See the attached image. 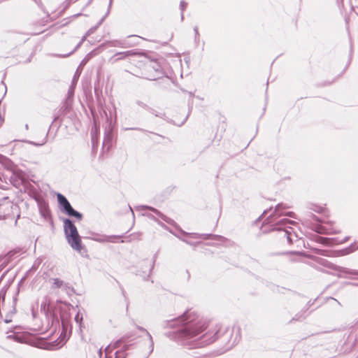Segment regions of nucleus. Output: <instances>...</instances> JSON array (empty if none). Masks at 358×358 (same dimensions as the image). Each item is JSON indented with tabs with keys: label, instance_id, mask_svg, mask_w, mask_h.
<instances>
[{
	"label": "nucleus",
	"instance_id": "1",
	"mask_svg": "<svg viewBox=\"0 0 358 358\" xmlns=\"http://www.w3.org/2000/svg\"><path fill=\"white\" fill-rule=\"evenodd\" d=\"M170 326H178L176 338L189 348H201L215 341L219 338L220 326L203 333L208 327L207 322L200 317L195 311L189 310L180 317L171 321Z\"/></svg>",
	"mask_w": 358,
	"mask_h": 358
},
{
	"label": "nucleus",
	"instance_id": "2",
	"mask_svg": "<svg viewBox=\"0 0 358 358\" xmlns=\"http://www.w3.org/2000/svg\"><path fill=\"white\" fill-rule=\"evenodd\" d=\"M64 229L66 238L71 247L77 251H80L82 249L81 240L77 228L68 218L64 220Z\"/></svg>",
	"mask_w": 358,
	"mask_h": 358
},
{
	"label": "nucleus",
	"instance_id": "3",
	"mask_svg": "<svg viewBox=\"0 0 358 358\" xmlns=\"http://www.w3.org/2000/svg\"><path fill=\"white\" fill-rule=\"evenodd\" d=\"M296 224V222L294 221L283 218L275 222V227L273 228V230L282 231L283 236L287 237L288 242L292 243L299 238L294 229L289 226L295 225Z\"/></svg>",
	"mask_w": 358,
	"mask_h": 358
},
{
	"label": "nucleus",
	"instance_id": "4",
	"mask_svg": "<svg viewBox=\"0 0 358 358\" xmlns=\"http://www.w3.org/2000/svg\"><path fill=\"white\" fill-rule=\"evenodd\" d=\"M285 204L278 203L273 211V213L266 220V222L267 224H273V226L275 227V222H277L276 219L282 215H286L290 217H295V214L293 212H287L285 213L283 210L285 209L288 208ZM279 220H278V222Z\"/></svg>",
	"mask_w": 358,
	"mask_h": 358
},
{
	"label": "nucleus",
	"instance_id": "5",
	"mask_svg": "<svg viewBox=\"0 0 358 358\" xmlns=\"http://www.w3.org/2000/svg\"><path fill=\"white\" fill-rule=\"evenodd\" d=\"M17 206L9 201L0 203V219L14 216V211H17Z\"/></svg>",
	"mask_w": 358,
	"mask_h": 358
},
{
	"label": "nucleus",
	"instance_id": "6",
	"mask_svg": "<svg viewBox=\"0 0 358 358\" xmlns=\"http://www.w3.org/2000/svg\"><path fill=\"white\" fill-rule=\"evenodd\" d=\"M71 308L74 309L73 307H71ZM70 310L71 306L66 304L64 305V307L60 308V319L64 329H66L69 325L71 317Z\"/></svg>",
	"mask_w": 358,
	"mask_h": 358
},
{
	"label": "nucleus",
	"instance_id": "7",
	"mask_svg": "<svg viewBox=\"0 0 358 358\" xmlns=\"http://www.w3.org/2000/svg\"><path fill=\"white\" fill-rule=\"evenodd\" d=\"M324 266H327V267H329L330 268L334 269L336 271H339L341 273H346V274H350V275H358V271L357 270H352V269H349V268H345V267L334 266L332 264L328 263V262L324 264Z\"/></svg>",
	"mask_w": 358,
	"mask_h": 358
},
{
	"label": "nucleus",
	"instance_id": "8",
	"mask_svg": "<svg viewBox=\"0 0 358 358\" xmlns=\"http://www.w3.org/2000/svg\"><path fill=\"white\" fill-rule=\"evenodd\" d=\"M50 281H52V285H51V289H62V290H67V289L69 288V285H68V283H66L65 282H64L62 280L59 279V278H52L50 279Z\"/></svg>",
	"mask_w": 358,
	"mask_h": 358
},
{
	"label": "nucleus",
	"instance_id": "9",
	"mask_svg": "<svg viewBox=\"0 0 358 358\" xmlns=\"http://www.w3.org/2000/svg\"><path fill=\"white\" fill-rule=\"evenodd\" d=\"M39 210L41 216L45 220H48L50 217V212L47 204L41 203Z\"/></svg>",
	"mask_w": 358,
	"mask_h": 358
},
{
	"label": "nucleus",
	"instance_id": "10",
	"mask_svg": "<svg viewBox=\"0 0 358 358\" xmlns=\"http://www.w3.org/2000/svg\"><path fill=\"white\" fill-rule=\"evenodd\" d=\"M141 208H146V209H149L150 210H152V212H154L156 215H159L163 220H164L165 222H166L167 223H171V220L170 218H168L166 215H163L161 212H159L157 209L156 208H154L152 207H150V206H141Z\"/></svg>",
	"mask_w": 358,
	"mask_h": 358
},
{
	"label": "nucleus",
	"instance_id": "11",
	"mask_svg": "<svg viewBox=\"0 0 358 358\" xmlns=\"http://www.w3.org/2000/svg\"><path fill=\"white\" fill-rule=\"evenodd\" d=\"M358 249V243L355 242L351 244L350 247L343 250L341 251L342 255H349Z\"/></svg>",
	"mask_w": 358,
	"mask_h": 358
},
{
	"label": "nucleus",
	"instance_id": "12",
	"mask_svg": "<svg viewBox=\"0 0 358 358\" xmlns=\"http://www.w3.org/2000/svg\"><path fill=\"white\" fill-rule=\"evenodd\" d=\"M140 330L141 331L144 332L148 336V337L149 338V340H150V354H151L153 352V350H154V341H153L152 337L151 334L145 329H144L143 327H141Z\"/></svg>",
	"mask_w": 358,
	"mask_h": 358
},
{
	"label": "nucleus",
	"instance_id": "13",
	"mask_svg": "<svg viewBox=\"0 0 358 358\" xmlns=\"http://www.w3.org/2000/svg\"><path fill=\"white\" fill-rule=\"evenodd\" d=\"M136 103V104H137L138 106H140V107H141V108H144V109H145V110H149L151 113L155 114L156 116H159L157 114H156V113H155V110H154V109H152V108H150V107H149V106H148L145 102H143V101L137 100Z\"/></svg>",
	"mask_w": 358,
	"mask_h": 358
},
{
	"label": "nucleus",
	"instance_id": "14",
	"mask_svg": "<svg viewBox=\"0 0 358 358\" xmlns=\"http://www.w3.org/2000/svg\"><path fill=\"white\" fill-rule=\"evenodd\" d=\"M57 197L58 203L62 207H64L67 203H69L66 198L59 193L57 194Z\"/></svg>",
	"mask_w": 358,
	"mask_h": 358
},
{
	"label": "nucleus",
	"instance_id": "15",
	"mask_svg": "<svg viewBox=\"0 0 358 358\" xmlns=\"http://www.w3.org/2000/svg\"><path fill=\"white\" fill-rule=\"evenodd\" d=\"M66 214L69 216L75 217H76L79 220H82V218H83V215L80 213H79V212L76 211V210H74L73 208H71L69 210V211L67 212Z\"/></svg>",
	"mask_w": 358,
	"mask_h": 358
},
{
	"label": "nucleus",
	"instance_id": "16",
	"mask_svg": "<svg viewBox=\"0 0 358 358\" xmlns=\"http://www.w3.org/2000/svg\"><path fill=\"white\" fill-rule=\"evenodd\" d=\"M134 53L132 51H127V52H118L115 55V56H118V58L117 59H122L127 56L131 55Z\"/></svg>",
	"mask_w": 358,
	"mask_h": 358
},
{
	"label": "nucleus",
	"instance_id": "17",
	"mask_svg": "<svg viewBox=\"0 0 358 358\" xmlns=\"http://www.w3.org/2000/svg\"><path fill=\"white\" fill-rule=\"evenodd\" d=\"M127 349V347L124 348L123 351H117L115 352V358H126L127 354L125 353V350Z\"/></svg>",
	"mask_w": 358,
	"mask_h": 358
},
{
	"label": "nucleus",
	"instance_id": "18",
	"mask_svg": "<svg viewBox=\"0 0 358 358\" xmlns=\"http://www.w3.org/2000/svg\"><path fill=\"white\" fill-rule=\"evenodd\" d=\"M210 234H194L193 237L196 238H203V239H208L209 236H210Z\"/></svg>",
	"mask_w": 358,
	"mask_h": 358
},
{
	"label": "nucleus",
	"instance_id": "19",
	"mask_svg": "<svg viewBox=\"0 0 358 358\" xmlns=\"http://www.w3.org/2000/svg\"><path fill=\"white\" fill-rule=\"evenodd\" d=\"M187 3L183 1H182L180 3V8L181 10V20H182L184 18L183 12L187 7Z\"/></svg>",
	"mask_w": 358,
	"mask_h": 358
},
{
	"label": "nucleus",
	"instance_id": "20",
	"mask_svg": "<svg viewBox=\"0 0 358 358\" xmlns=\"http://www.w3.org/2000/svg\"><path fill=\"white\" fill-rule=\"evenodd\" d=\"M91 32H92V29H90L87 31V33L85 36H83V37L82 38L81 41L78 43V44L75 48V50H77L82 45V43L85 41V39L87 38V37L90 35V34Z\"/></svg>",
	"mask_w": 358,
	"mask_h": 358
},
{
	"label": "nucleus",
	"instance_id": "21",
	"mask_svg": "<svg viewBox=\"0 0 358 358\" xmlns=\"http://www.w3.org/2000/svg\"><path fill=\"white\" fill-rule=\"evenodd\" d=\"M83 319V315L81 313H80L79 312H78V313L76 315L75 318H74L76 322L80 326Z\"/></svg>",
	"mask_w": 358,
	"mask_h": 358
},
{
	"label": "nucleus",
	"instance_id": "22",
	"mask_svg": "<svg viewBox=\"0 0 358 358\" xmlns=\"http://www.w3.org/2000/svg\"><path fill=\"white\" fill-rule=\"evenodd\" d=\"M27 143H28L29 144H32V145H36V146H41V145H44L46 143V138H45L41 143H34V142H32V141H27Z\"/></svg>",
	"mask_w": 358,
	"mask_h": 358
},
{
	"label": "nucleus",
	"instance_id": "23",
	"mask_svg": "<svg viewBox=\"0 0 358 358\" xmlns=\"http://www.w3.org/2000/svg\"><path fill=\"white\" fill-rule=\"evenodd\" d=\"M97 132H98V129H97L96 126L94 125V127L92 129V131H91L92 140H94L95 136L97 135Z\"/></svg>",
	"mask_w": 358,
	"mask_h": 358
},
{
	"label": "nucleus",
	"instance_id": "24",
	"mask_svg": "<svg viewBox=\"0 0 358 358\" xmlns=\"http://www.w3.org/2000/svg\"><path fill=\"white\" fill-rule=\"evenodd\" d=\"M72 208V206H71L70 203H67L66 206L64 207H62V211H64L65 213H67L69 210Z\"/></svg>",
	"mask_w": 358,
	"mask_h": 358
},
{
	"label": "nucleus",
	"instance_id": "25",
	"mask_svg": "<svg viewBox=\"0 0 358 358\" xmlns=\"http://www.w3.org/2000/svg\"><path fill=\"white\" fill-rule=\"evenodd\" d=\"M95 240L99 242H105V241H108L109 238L108 237H103V238H96Z\"/></svg>",
	"mask_w": 358,
	"mask_h": 358
},
{
	"label": "nucleus",
	"instance_id": "26",
	"mask_svg": "<svg viewBox=\"0 0 358 358\" xmlns=\"http://www.w3.org/2000/svg\"><path fill=\"white\" fill-rule=\"evenodd\" d=\"M143 215H146V216H148L149 218H150V219H152V220H155V221H157V219L155 217V216H154V215H151V214H150V213L143 214Z\"/></svg>",
	"mask_w": 358,
	"mask_h": 358
},
{
	"label": "nucleus",
	"instance_id": "27",
	"mask_svg": "<svg viewBox=\"0 0 358 358\" xmlns=\"http://www.w3.org/2000/svg\"><path fill=\"white\" fill-rule=\"evenodd\" d=\"M120 343H121V341H116V342L114 343L113 347H114V348H118V347H120Z\"/></svg>",
	"mask_w": 358,
	"mask_h": 358
},
{
	"label": "nucleus",
	"instance_id": "28",
	"mask_svg": "<svg viewBox=\"0 0 358 358\" xmlns=\"http://www.w3.org/2000/svg\"><path fill=\"white\" fill-rule=\"evenodd\" d=\"M46 305H47V302H46V301H45V302H44V303H43L41 304V310H42V309H43V310H44V311H45V306H46Z\"/></svg>",
	"mask_w": 358,
	"mask_h": 358
},
{
	"label": "nucleus",
	"instance_id": "29",
	"mask_svg": "<svg viewBox=\"0 0 358 358\" xmlns=\"http://www.w3.org/2000/svg\"><path fill=\"white\" fill-rule=\"evenodd\" d=\"M194 31L195 32V34H196V36H198L199 34V31H198V27H195L194 28Z\"/></svg>",
	"mask_w": 358,
	"mask_h": 358
},
{
	"label": "nucleus",
	"instance_id": "30",
	"mask_svg": "<svg viewBox=\"0 0 358 358\" xmlns=\"http://www.w3.org/2000/svg\"><path fill=\"white\" fill-rule=\"evenodd\" d=\"M338 3H341L342 6H344L343 0H337Z\"/></svg>",
	"mask_w": 358,
	"mask_h": 358
},
{
	"label": "nucleus",
	"instance_id": "31",
	"mask_svg": "<svg viewBox=\"0 0 358 358\" xmlns=\"http://www.w3.org/2000/svg\"><path fill=\"white\" fill-rule=\"evenodd\" d=\"M73 89L72 88V89H71V90L69 91V95L70 96V95L73 94Z\"/></svg>",
	"mask_w": 358,
	"mask_h": 358
},
{
	"label": "nucleus",
	"instance_id": "32",
	"mask_svg": "<svg viewBox=\"0 0 358 358\" xmlns=\"http://www.w3.org/2000/svg\"><path fill=\"white\" fill-rule=\"evenodd\" d=\"M129 210H130V211L132 213V214L134 215V212H133L132 208H131L130 206H129Z\"/></svg>",
	"mask_w": 358,
	"mask_h": 358
},
{
	"label": "nucleus",
	"instance_id": "33",
	"mask_svg": "<svg viewBox=\"0 0 358 358\" xmlns=\"http://www.w3.org/2000/svg\"><path fill=\"white\" fill-rule=\"evenodd\" d=\"M112 2H113V0H110V1H109V6H111Z\"/></svg>",
	"mask_w": 358,
	"mask_h": 358
},
{
	"label": "nucleus",
	"instance_id": "34",
	"mask_svg": "<svg viewBox=\"0 0 358 358\" xmlns=\"http://www.w3.org/2000/svg\"><path fill=\"white\" fill-rule=\"evenodd\" d=\"M182 241H185L186 243L190 244V243H189V242H188V241H186V240H182Z\"/></svg>",
	"mask_w": 358,
	"mask_h": 358
},
{
	"label": "nucleus",
	"instance_id": "35",
	"mask_svg": "<svg viewBox=\"0 0 358 358\" xmlns=\"http://www.w3.org/2000/svg\"><path fill=\"white\" fill-rule=\"evenodd\" d=\"M13 312L15 313V308L14 306L13 307Z\"/></svg>",
	"mask_w": 358,
	"mask_h": 358
},
{
	"label": "nucleus",
	"instance_id": "36",
	"mask_svg": "<svg viewBox=\"0 0 358 358\" xmlns=\"http://www.w3.org/2000/svg\"><path fill=\"white\" fill-rule=\"evenodd\" d=\"M109 348H110V346H107V348H106V351L107 352Z\"/></svg>",
	"mask_w": 358,
	"mask_h": 358
},
{
	"label": "nucleus",
	"instance_id": "37",
	"mask_svg": "<svg viewBox=\"0 0 358 358\" xmlns=\"http://www.w3.org/2000/svg\"><path fill=\"white\" fill-rule=\"evenodd\" d=\"M348 238H349L348 237H346V238H345V241H347L348 240Z\"/></svg>",
	"mask_w": 358,
	"mask_h": 358
},
{
	"label": "nucleus",
	"instance_id": "38",
	"mask_svg": "<svg viewBox=\"0 0 358 358\" xmlns=\"http://www.w3.org/2000/svg\"><path fill=\"white\" fill-rule=\"evenodd\" d=\"M354 285H357V286H358V283H357V284H354Z\"/></svg>",
	"mask_w": 358,
	"mask_h": 358
}]
</instances>
